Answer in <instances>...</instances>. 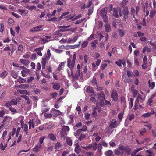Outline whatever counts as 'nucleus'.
Masks as SVG:
<instances>
[{
  "label": "nucleus",
  "mask_w": 156,
  "mask_h": 156,
  "mask_svg": "<svg viewBox=\"0 0 156 156\" xmlns=\"http://www.w3.org/2000/svg\"><path fill=\"white\" fill-rule=\"evenodd\" d=\"M81 145L83 148L86 150H88L92 148L93 150H96L97 148L98 144L97 143L95 142L86 146H83L82 145Z\"/></svg>",
  "instance_id": "423d86ee"
},
{
  "label": "nucleus",
  "mask_w": 156,
  "mask_h": 156,
  "mask_svg": "<svg viewBox=\"0 0 156 156\" xmlns=\"http://www.w3.org/2000/svg\"><path fill=\"white\" fill-rule=\"evenodd\" d=\"M107 7L104 8L101 11V14L102 15H106L107 13Z\"/></svg>",
  "instance_id": "c756f323"
},
{
  "label": "nucleus",
  "mask_w": 156,
  "mask_h": 156,
  "mask_svg": "<svg viewBox=\"0 0 156 156\" xmlns=\"http://www.w3.org/2000/svg\"><path fill=\"white\" fill-rule=\"evenodd\" d=\"M86 90L87 92L91 94L90 95V96H95L96 94L93 92V89L91 87L87 86L86 87Z\"/></svg>",
  "instance_id": "f8f14e48"
},
{
  "label": "nucleus",
  "mask_w": 156,
  "mask_h": 156,
  "mask_svg": "<svg viewBox=\"0 0 156 156\" xmlns=\"http://www.w3.org/2000/svg\"><path fill=\"white\" fill-rule=\"evenodd\" d=\"M26 80L21 77L20 76L19 78L17 80L15 81V82H16L17 81L18 82L20 83H22L25 82Z\"/></svg>",
  "instance_id": "aec40b11"
},
{
  "label": "nucleus",
  "mask_w": 156,
  "mask_h": 156,
  "mask_svg": "<svg viewBox=\"0 0 156 156\" xmlns=\"http://www.w3.org/2000/svg\"><path fill=\"white\" fill-rule=\"evenodd\" d=\"M80 43H81V41H80L79 42L78 44L77 45H74V46H67V47H72L71 48H77L80 45Z\"/></svg>",
  "instance_id": "c03bdc74"
},
{
  "label": "nucleus",
  "mask_w": 156,
  "mask_h": 156,
  "mask_svg": "<svg viewBox=\"0 0 156 156\" xmlns=\"http://www.w3.org/2000/svg\"><path fill=\"white\" fill-rule=\"evenodd\" d=\"M19 67L22 70L21 73L22 76L26 77L27 75H29L30 74V70L28 69L23 66H19Z\"/></svg>",
  "instance_id": "39448f33"
},
{
  "label": "nucleus",
  "mask_w": 156,
  "mask_h": 156,
  "mask_svg": "<svg viewBox=\"0 0 156 156\" xmlns=\"http://www.w3.org/2000/svg\"><path fill=\"white\" fill-rule=\"evenodd\" d=\"M113 152L111 150H109L107 151H106L105 154L106 156H113Z\"/></svg>",
  "instance_id": "72a5a7b5"
},
{
  "label": "nucleus",
  "mask_w": 156,
  "mask_h": 156,
  "mask_svg": "<svg viewBox=\"0 0 156 156\" xmlns=\"http://www.w3.org/2000/svg\"><path fill=\"white\" fill-rule=\"evenodd\" d=\"M129 107L131 108L133 106V101L132 98H130L129 100Z\"/></svg>",
  "instance_id": "c9c22d12"
},
{
  "label": "nucleus",
  "mask_w": 156,
  "mask_h": 156,
  "mask_svg": "<svg viewBox=\"0 0 156 156\" xmlns=\"http://www.w3.org/2000/svg\"><path fill=\"white\" fill-rule=\"evenodd\" d=\"M88 42L87 41H83L82 43L81 47L82 48H84L86 47L87 45Z\"/></svg>",
  "instance_id": "4c0bfd02"
},
{
  "label": "nucleus",
  "mask_w": 156,
  "mask_h": 156,
  "mask_svg": "<svg viewBox=\"0 0 156 156\" xmlns=\"http://www.w3.org/2000/svg\"><path fill=\"white\" fill-rule=\"evenodd\" d=\"M16 128H13L12 129V132H10V134H11V135L12 136H13L14 135H15V133H16Z\"/></svg>",
  "instance_id": "3c124183"
},
{
  "label": "nucleus",
  "mask_w": 156,
  "mask_h": 156,
  "mask_svg": "<svg viewBox=\"0 0 156 156\" xmlns=\"http://www.w3.org/2000/svg\"><path fill=\"white\" fill-rule=\"evenodd\" d=\"M128 2V0H123L122 2V6H124Z\"/></svg>",
  "instance_id": "0e129e2a"
},
{
  "label": "nucleus",
  "mask_w": 156,
  "mask_h": 156,
  "mask_svg": "<svg viewBox=\"0 0 156 156\" xmlns=\"http://www.w3.org/2000/svg\"><path fill=\"white\" fill-rule=\"evenodd\" d=\"M69 128L67 126H63L62 127L61 130L63 132H66L69 131Z\"/></svg>",
  "instance_id": "a878e982"
},
{
  "label": "nucleus",
  "mask_w": 156,
  "mask_h": 156,
  "mask_svg": "<svg viewBox=\"0 0 156 156\" xmlns=\"http://www.w3.org/2000/svg\"><path fill=\"white\" fill-rule=\"evenodd\" d=\"M134 118V115L133 114H130L128 115V119L131 121Z\"/></svg>",
  "instance_id": "49530a36"
},
{
  "label": "nucleus",
  "mask_w": 156,
  "mask_h": 156,
  "mask_svg": "<svg viewBox=\"0 0 156 156\" xmlns=\"http://www.w3.org/2000/svg\"><path fill=\"white\" fill-rule=\"evenodd\" d=\"M113 14L116 17H118L119 16L118 14V10L116 9H113Z\"/></svg>",
  "instance_id": "e433bc0d"
},
{
  "label": "nucleus",
  "mask_w": 156,
  "mask_h": 156,
  "mask_svg": "<svg viewBox=\"0 0 156 156\" xmlns=\"http://www.w3.org/2000/svg\"><path fill=\"white\" fill-rule=\"evenodd\" d=\"M53 85V88L54 89L58 90L60 87L59 84L56 82H54L52 83Z\"/></svg>",
  "instance_id": "dca6fc26"
},
{
  "label": "nucleus",
  "mask_w": 156,
  "mask_h": 156,
  "mask_svg": "<svg viewBox=\"0 0 156 156\" xmlns=\"http://www.w3.org/2000/svg\"><path fill=\"white\" fill-rule=\"evenodd\" d=\"M105 31L107 32H109L111 30V27L110 25L108 24H106L105 25Z\"/></svg>",
  "instance_id": "f704fd0d"
},
{
  "label": "nucleus",
  "mask_w": 156,
  "mask_h": 156,
  "mask_svg": "<svg viewBox=\"0 0 156 156\" xmlns=\"http://www.w3.org/2000/svg\"><path fill=\"white\" fill-rule=\"evenodd\" d=\"M111 98L115 101H116L118 99V94L116 92L113 90L111 94Z\"/></svg>",
  "instance_id": "9b49d317"
},
{
  "label": "nucleus",
  "mask_w": 156,
  "mask_h": 156,
  "mask_svg": "<svg viewBox=\"0 0 156 156\" xmlns=\"http://www.w3.org/2000/svg\"><path fill=\"white\" fill-rule=\"evenodd\" d=\"M146 132V130L145 128H143L140 130V133L141 135H143Z\"/></svg>",
  "instance_id": "ea45409f"
},
{
  "label": "nucleus",
  "mask_w": 156,
  "mask_h": 156,
  "mask_svg": "<svg viewBox=\"0 0 156 156\" xmlns=\"http://www.w3.org/2000/svg\"><path fill=\"white\" fill-rule=\"evenodd\" d=\"M145 151L146 156H154V154L151 150H148Z\"/></svg>",
  "instance_id": "7c9ffc66"
},
{
  "label": "nucleus",
  "mask_w": 156,
  "mask_h": 156,
  "mask_svg": "<svg viewBox=\"0 0 156 156\" xmlns=\"http://www.w3.org/2000/svg\"><path fill=\"white\" fill-rule=\"evenodd\" d=\"M70 26V25H67L66 26H59L58 28L59 29V31L61 32H65L69 30L67 29Z\"/></svg>",
  "instance_id": "9d476101"
},
{
  "label": "nucleus",
  "mask_w": 156,
  "mask_h": 156,
  "mask_svg": "<svg viewBox=\"0 0 156 156\" xmlns=\"http://www.w3.org/2000/svg\"><path fill=\"white\" fill-rule=\"evenodd\" d=\"M105 94L103 92H101L98 94V98L101 101H103L105 100Z\"/></svg>",
  "instance_id": "ddd939ff"
},
{
  "label": "nucleus",
  "mask_w": 156,
  "mask_h": 156,
  "mask_svg": "<svg viewBox=\"0 0 156 156\" xmlns=\"http://www.w3.org/2000/svg\"><path fill=\"white\" fill-rule=\"evenodd\" d=\"M134 63L135 66H137L139 65L138 61L136 57L134 56Z\"/></svg>",
  "instance_id": "a19ab883"
},
{
  "label": "nucleus",
  "mask_w": 156,
  "mask_h": 156,
  "mask_svg": "<svg viewBox=\"0 0 156 156\" xmlns=\"http://www.w3.org/2000/svg\"><path fill=\"white\" fill-rule=\"evenodd\" d=\"M98 41L95 40L91 43V46L93 47H95L96 44L98 43Z\"/></svg>",
  "instance_id": "37998d69"
},
{
  "label": "nucleus",
  "mask_w": 156,
  "mask_h": 156,
  "mask_svg": "<svg viewBox=\"0 0 156 156\" xmlns=\"http://www.w3.org/2000/svg\"><path fill=\"white\" fill-rule=\"evenodd\" d=\"M65 62H61L59 65L58 68V69L59 71H60L62 68L64 66Z\"/></svg>",
  "instance_id": "c85d7f7f"
},
{
  "label": "nucleus",
  "mask_w": 156,
  "mask_h": 156,
  "mask_svg": "<svg viewBox=\"0 0 156 156\" xmlns=\"http://www.w3.org/2000/svg\"><path fill=\"white\" fill-rule=\"evenodd\" d=\"M123 115V114L122 113H120L118 114V117L120 121H121L122 119Z\"/></svg>",
  "instance_id": "69168bd1"
},
{
  "label": "nucleus",
  "mask_w": 156,
  "mask_h": 156,
  "mask_svg": "<svg viewBox=\"0 0 156 156\" xmlns=\"http://www.w3.org/2000/svg\"><path fill=\"white\" fill-rule=\"evenodd\" d=\"M96 108H94L92 112V115L94 117H96L97 115V113L96 112Z\"/></svg>",
  "instance_id": "5fc2aeb1"
},
{
  "label": "nucleus",
  "mask_w": 156,
  "mask_h": 156,
  "mask_svg": "<svg viewBox=\"0 0 156 156\" xmlns=\"http://www.w3.org/2000/svg\"><path fill=\"white\" fill-rule=\"evenodd\" d=\"M61 147V144L59 142H57L55 145V147L56 149H59Z\"/></svg>",
  "instance_id": "13d9d810"
},
{
  "label": "nucleus",
  "mask_w": 156,
  "mask_h": 156,
  "mask_svg": "<svg viewBox=\"0 0 156 156\" xmlns=\"http://www.w3.org/2000/svg\"><path fill=\"white\" fill-rule=\"evenodd\" d=\"M12 120V118L11 117L5 116L3 121V124L5 125H8L9 123L11 122Z\"/></svg>",
  "instance_id": "1a4fd4ad"
},
{
  "label": "nucleus",
  "mask_w": 156,
  "mask_h": 156,
  "mask_svg": "<svg viewBox=\"0 0 156 156\" xmlns=\"http://www.w3.org/2000/svg\"><path fill=\"white\" fill-rule=\"evenodd\" d=\"M48 138L51 140L54 141L56 140V138L55 135L52 134L51 133L48 135Z\"/></svg>",
  "instance_id": "cd10ccee"
},
{
  "label": "nucleus",
  "mask_w": 156,
  "mask_h": 156,
  "mask_svg": "<svg viewBox=\"0 0 156 156\" xmlns=\"http://www.w3.org/2000/svg\"><path fill=\"white\" fill-rule=\"evenodd\" d=\"M109 126L111 128H114L117 127L116 121H112L110 123Z\"/></svg>",
  "instance_id": "6ab92c4d"
},
{
  "label": "nucleus",
  "mask_w": 156,
  "mask_h": 156,
  "mask_svg": "<svg viewBox=\"0 0 156 156\" xmlns=\"http://www.w3.org/2000/svg\"><path fill=\"white\" fill-rule=\"evenodd\" d=\"M133 73H134V76H138L139 74V71L137 70H136L133 71Z\"/></svg>",
  "instance_id": "e2e57ef3"
},
{
  "label": "nucleus",
  "mask_w": 156,
  "mask_h": 156,
  "mask_svg": "<svg viewBox=\"0 0 156 156\" xmlns=\"http://www.w3.org/2000/svg\"><path fill=\"white\" fill-rule=\"evenodd\" d=\"M156 13V11L155 10L152 9L150 12L149 17L150 18H152L154 17Z\"/></svg>",
  "instance_id": "bb28decb"
},
{
  "label": "nucleus",
  "mask_w": 156,
  "mask_h": 156,
  "mask_svg": "<svg viewBox=\"0 0 156 156\" xmlns=\"http://www.w3.org/2000/svg\"><path fill=\"white\" fill-rule=\"evenodd\" d=\"M40 120L38 118L30 119L29 122V129H34L35 127L40 124Z\"/></svg>",
  "instance_id": "7ed1b4c3"
},
{
  "label": "nucleus",
  "mask_w": 156,
  "mask_h": 156,
  "mask_svg": "<svg viewBox=\"0 0 156 156\" xmlns=\"http://www.w3.org/2000/svg\"><path fill=\"white\" fill-rule=\"evenodd\" d=\"M45 138V137L44 136H42L40 137V138L39 140V141L40 144L41 145V144H43L44 140Z\"/></svg>",
  "instance_id": "8fccbe9b"
},
{
  "label": "nucleus",
  "mask_w": 156,
  "mask_h": 156,
  "mask_svg": "<svg viewBox=\"0 0 156 156\" xmlns=\"http://www.w3.org/2000/svg\"><path fill=\"white\" fill-rule=\"evenodd\" d=\"M41 147V144H39V145H36L34 148V151L36 152L39 151Z\"/></svg>",
  "instance_id": "393cba45"
},
{
  "label": "nucleus",
  "mask_w": 156,
  "mask_h": 156,
  "mask_svg": "<svg viewBox=\"0 0 156 156\" xmlns=\"http://www.w3.org/2000/svg\"><path fill=\"white\" fill-rule=\"evenodd\" d=\"M75 63V62L72 61L71 59L69 58L67 59V66L71 70L73 68L74 66Z\"/></svg>",
  "instance_id": "0eeeda50"
},
{
  "label": "nucleus",
  "mask_w": 156,
  "mask_h": 156,
  "mask_svg": "<svg viewBox=\"0 0 156 156\" xmlns=\"http://www.w3.org/2000/svg\"><path fill=\"white\" fill-rule=\"evenodd\" d=\"M21 126V128L23 129L24 131L25 132L26 134H27V132L28 131V126L27 124H23Z\"/></svg>",
  "instance_id": "4be33fe9"
},
{
  "label": "nucleus",
  "mask_w": 156,
  "mask_h": 156,
  "mask_svg": "<svg viewBox=\"0 0 156 156\" xmlns=\"http://www.w3.org/2000/svg\"><path fill=\"white\" fill-rule=\"evenodd\" d=\"M154 113V111L153 112H147L146 113L143 114L142 115V116L145 118L148 117L150 116L152 114H153Z\"/></svg>",
  "instance_id": "412c9836"
},
{
  "label": "nucleus",
  "mask_w": 156,
  "mask_h": 156,
  "mask_svg": "<svg viewBox=\"0 0 156 156\" xmlns=\"http://www.w3.org/2000/svg\"><path fill=\"white\" fill-rule=\"evenodd\" d=\"M97 147H98V151L99 152H100L101 151V150L102 149V145L100 144H99Z\"/></svg>",
  "instance_id": "680f3d73"
},
{
  "label": "nucleus",
  "mask_w": 156,
  "mask_h": 156,
  "mask_svg": "<svg viewBox=\"0 0 156 156\" xmlns=\"http://www.w3.org/2000/svg\"><path fill=\"white\" fill-rule=\"evenodd\" d=\"M145 96H142L141 95L138 94L137 97L135 101V105L134 107V109L136 110L137 109V106L138 103H141L143 102L145 100Z\"/></svg>",
  "instance_id": "20e7f679"
},
{
  "label": "nucleus",
  "mask_w": 156,
  "mask_h": 156,
  "mask_svg": "<svg viewBox=\"0 0 156 156\" xmlns=\"http://www.w3.org/2000/svg\"><path fill=\"white\" fill-rule=\"evenodd\" d=\"M7 147V144H4L2 143L0 144V148L3 150H4Z\"/></svg>",
  "instance_id": "58836bf2"
},
{
  "label": "nucleus",
  "mask_w": 156,
  "mask_h": 156,
  "mask_svg": "<svg viewBox=\"0 0 156 156\" xmlns=\"http://www.w3.org/2000/svg\"><path fill=\"white\" fill-rule=\"evenodd\" d=\"M149 87L151 89H153L155 85V83L153 81H150V80L148 82Z\"/></svg>",
  "instance_id": "f3484780"
},
{
  "label": "nucleus",
  "mask_w": 156,
  "mask_h": 156,
  "mask_svg": "<svg viewBox=\"0 0 156 156\" xmlns=\"http://www.w3.org/2000/svg\"><path fill=\"white\" fill-rule=\"evenodd\" d=\"M17 104V102L16 101L12 100L10 101L7 102L5 104V106L9 108L12 107V105H14Z\"/></svg>",
  "instance_id": "6e6552de"
},
{
  "label": "nucleus",
  "mask_w": 156,
  "mask_h": 156,
  "mask_svg": "<svg viewBox=\"0 0 156 156\" xmlns=\"http://www.w3.org/2000/svg\"><path fill=\"white\" fill-rule=\"evenodd\" d=\"M91 83L93 85H95L97 84L96 79L95 78H93L91 81Z\"/></svg>",
  "instance_id": "09e8293b"
},
{
  "label": "nucleus",
  "mask_w": 156,
  "mask_h": 156,
  "mask_svg": "<svg viewBox=\"0 0 156 156\" xmlns=\"http://www.w3.org/2000/svg\"><path fill=\"white\" fill-rule=\"evenodd\" d=\"M51 55L50 50L48 49L47 51V53L44 54L41 61L42 69L44 68L46 63L49 60Z\"/></svg>",
  "instance_id": "f03ea898"
},
{
  "label": "nucleus",
  "mask_w": 156,
  "mask_h": 156,
  "mask_svg": "<svg viewBox=\"0 0 156 156\" xmlns=\"http://www.w3.org/2000/svg\"><path fill=\"white\" fill-rule=\"evenodd\" d=\"M18 11L20 13L21 15H23L24 14H26L25 10L23 9H19Z\"/></svg>",
  "instance_id": "603ef678"
},
{
  "label": "nucleus",
  "mask_w": 156,
  "mask_h": 156,
  "mask_svg": "<svg viewBox=\"0 0 156 156\" xmlns=\"http://www.w3.org/2000/svg\"><path fill=\"white\" fill-rule=\"evenodd\" d=\"M118 32L121 37L124 36L125 33V31L121 29H119L118 30Z\"/></svg>",
  "instance_id": "2f4dec72"
},
{
  "label": "nucleus",
  "mask_w": 156,
  "mask_h": 156,
  "mask_svg": "<svg viewBox=\"0 0 156 156\" xmlns=\"http://www.w3.org/2000/svg\"><path fill=\"white\" fill-rule=\"evenodd\" d=\"M122 12L125 16L128 15L129 11L127 8H125L122 11Z\"/></svg>",
  "instance_id": "a18cd8bd"
},
{
  "label": "nucleus",
  "mask_w": 156,
  "mask_h": 156,
  "mask_svg": "<svg viewBox=\"0 0 156 156\" xmlns=\"http://www.w3.org/2000/svg\"><path fill=\"white\" fill-rule=\"evenodd\" d=\"M85 20V18L76 21L75 22V24H79Z\"/></svg>",
  "instance_id": "864d4df0"
},
{
  "label": "nucleus",
  "mask_w": 156,
  "mask_h": 156,
  "mask_svg": "<svg viewBox=\"0 0 156 156\" xmlns=\"http://www.w3.org/2000/svg\"><path fill=\"white\" fill-rule=\"evenodd\" d=\"M7 132L6 131H5L3 132L2 135V138L3 140H4L5 139L6 136L7 135Z\"/></svg>",
  "instance_id": "6e6d98bb"
},
{
  "label": "nucleus",
  "mask_w": 156,
  "mask_h": 156,
  "mask_svg": "<svg viewBox=\"0 0 156 156\" xmlns=\"http://www.w3.org/2000/svg\"><path fill=\"white\" fill-rule=\"evenodd\" d=\"M66 141L69 146H71L72 144V142L71 139L69 137H67L66 139Z\"/></svg>",
  "instance_id": "473e14b6"
},
{
  "label": "nucleus",
  "mask_w": 156,
  "mask_h": 156,
  "mask_svg": "<svg viewBox=\"0 0 156 156\" xmlns=\"http://www.w3.org/2000/svg\"><path fill=\"white\" fill-rule=\"evenodd\" d=\"M130 151V149L128 147L119 145L118 148L115 150L114 152L116 155H119L124 154L125 152L129 154Z\"/></svg>",
  "instance_id": "f257e3e1"
},
{
  "label": "nucleus",
  "mask_w": 156,
  "mask_h": 156,
  "mask_svg": "<svg viewBox=\"0 0 156 156\" xmlns=\"http://www.w3.org/2000/svg\"><path fill=\"white\" fill-rule=\"evenodd\" d=\"M145 34L142 32H141L140 31H138L137 32V35L139 37H141L143 36Z\"/></svg>",
  "instance_id": "bf43d9fd"
},
{
  "label": "nucleus",
  "mask_w": 156,
  "mask_h": 156,
  "mask_svg": "<svg viewBox=\"0 0 156 156\" xmlns=\"http://www.w3.org/2000/svg\"><path fill=\"white\" fill-rule=\"evenodd\" d=\"M107 64L105 63V64H103L101 65V69H102V70H104L106 67L107 66Z\"/></svg>",
  "instance_id": "774afa93"
},
{
  "label": "nucleus",
  "mask_w": 156,
  "mask_h": 156,
  "mask_svg": "<svg viewBox=\"0 0 156 156\" xmlns=\"http://www.w3.org/2000/svg\"><path fill=\"white\" fill-rule=\"evenodd\" d=\"M133 93V95L134 97L136 96L137 95L138 91L136 90H133L132 91H131Z\"/></svg>",
  "instance_id": "de8ad7c7"
},
{
  "label": "nucleus",
  "mask_w": 156,
  "mask_h": 156,
  "mask_svg": "<svg viewBox=\"0 0 156 156\" xmlns=\"http://www.w3.org/2000/svg\"><path fill=\"white\" fill-rule=\"evenodd\" d=\"M8 72L6 71H5L2 72L0 75V77L2 79H4L5 77L8 74Z\"/></svg>",
  "instance_id": "5701e85b"
},
{
  "label": "nucleus",
  "mask_w": 156,
  "mask_h": 156,
  "mask_svg": "<svg viewBox=\"0 0 156 156\" xmlns=\"http://www.w3.org/2000/svg\"><path fill=\"white\" fill-rule=\"evenodd\" d=\"M153 98H151V97L148 100V104L150 106H151V103L153 102Z\"/></svg>",
  "instance_id": "4d7b16f0"
},
{
  "label": "nucleus",
  "mask_w": 156,
  "mask_h": 156,
  "mask_svg": "<svg viewBox=\"0 0 156 156\" xmlns=\"http://www.w3.org/2000/svg\"><path fill=\"white\" fill-rule=\"evenodd\" d=\"M20 61L22 64L25 66L28 65L30 62V61L28 60H26L24 58L20 59Z\"/></svg>",
  "instance_id": "4468645a"
},
{
  "label": "nucleus",
  "mask_w": 156,
  "mask_h": 156,
  "mask_svg": "<svg viewBox=\"0 0 156 156\" xmlns=\"http://www.w3.org/2000/svg\"><path fill=\"white\" fill-rule=\"evenodd\" d=\"M51 112L54 115L58 116L62 114V112L59 110H56L54 108H52L51 110Z\"/></svg>",
  "instance_id": "2eb2a0df"
},
{
  "label": "nucleus",
  "mask_w": 156,
  "mask_h": 156,
  "mask_svg": "<svg viewBox=\"0 0 156 156\" xmlns=\"http://www.w3.org/2000/svg\"><path fill=\"white\" fill-rule=\"evenodd\" d=\"M11 75L13 78L16 79L18 77V73L13 70H12L11 72Z\"/></svg>",
  "instance_id": "b1692460"
},
{
  "label": "nucleus",
  "mask_w": 156,
  "mask_h": 156,
  "mask_svg": "<svg viewBox=\"0 0 156 156\" xmlns=\"http://www.w3.org/2000/svg\"><path fill=\"white\" fill-rule=\"evenodd\" d=\"M103 16V21L105 22H107L108 20V18L106 16V15H102Z\"/></svg>",
  "instance_id": "052dcab7"
},
{
  "label": "nucleus",
  "mask_w": 156,
  "mask_h": 156,
  "mask_svg": "<svg viewBox=\"0 0 156 156\" xmlns=\"http://www.w3.org/2000/svg\"><path fill=\"white\" fill-rule=\"evenodd\" d=\"M43 26H44L43 25H38V26L34 27H33V29H35V30H37V31L36 30V32H38L41 31L42 30V28L43 27Z\"/></svg>",
  "instance_id": "a211bd4d"
},
{
  "label": "nucleus",
  "mask_w": 156,
  "mask_h": 156,
  "mask_svg": "<svg viewBox=\"0 0 156 156\" xmlns=\"http://www.w3.org/2000/svg\"><path fill=\"white\" fill-rule=\"evenodd\" d=\"M44 116L45 118H51L52 117V115L51 113H45Z\"/></svg>",
  "instance_id": "79ce46f5"
},
{
  "label": "nucleus",
  "mask_w": 156,
  "mask_h": 156,
  "mask_svg": "<svg viewBox=\"0 0 156 156\" xmlns=\"http://www.w3.org/2000/svg\"><path fill=\"white\" fill-rule=\"evenodd\" d=\"M94 34H92L87 39L88 41H91L94 39Z\"/></svg>",
  "instance_id": "338daca9"
}]
</instances>
